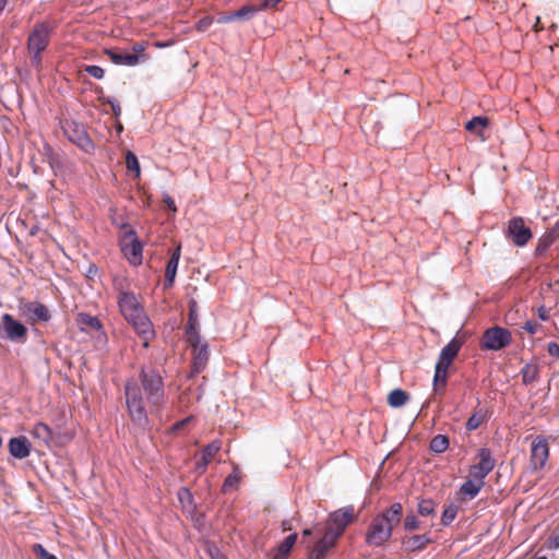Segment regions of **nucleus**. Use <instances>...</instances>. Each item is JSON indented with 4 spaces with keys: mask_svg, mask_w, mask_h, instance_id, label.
Returning <instances> with one entry per match:
<instances>
[{
    "mask_svg": "<svg viewBox=\"0 0 559 559\" xmlns=\"http://www.w3.org/2000/svg\"><path fill=\"white\" fill-rule=\"evenodd\" d=\"M124 396L127 411L133 423L142 429L148 428L150 420L144 406L142 391L136 382H126Z\"/></svg>",
    "mask_w": 559,
    "mask_h": 559,
    "instance_id": "obj_1",
    "label": "nucleus"
},
{
    "mask_svg": "<svg viewBox=\"0 0 559 559\" xmlns=\"http://www.w3.org/2000/svg\"><path fill=\"white\" fill-rule=\"evenodd\" d=\"M140 381L147 402L156 407L163 405L165 402V389L160 373L154 368L143 367L140 371Z\"/></svg>",
    "mask_w": 559,
    "mask_h": 559,
    "instance_id": "obj_2",
    "label": "nucleus"
},
{
    "mask_svg": "<svg viewBox=\"0 0 559 559\" xmlns=\"http://www.w3.org/2000/svg\"><path fill=\"white\" fill-rule=\"evenodd\" d=\"M52 28L46 22L35 24L33 31L27 38V48L31 53V60L34 66L41 62V52L49 45V38Z\"/></svg>",
    "mask_w": 559,
    "mask_h": 559,
    "instance_id": "obj_3",
    "label": "nucleus"
},
{
    "mask_svg": "<svg viewBox=\"0 0 559 559\" xmlns=\"http://www.w3.org/2000/svg\"><path fill=\"white\" fill-rule=\"evenodd\" d=\"M511 342L512 334L508 329L493 325L485 330L480 346L486 350L499 352L508 347Z\"/></svg>",
    "mask_w": 559,
    "mask_h": 559,
    "instance_id": "obj_4",
    "label": "nucleus"
},
{
    "mask_svg": "<svg viewBox=\"0 0 559 559\" xmlns=\"http://www.w3.org/2000/svg\"><path fill=\"white\" fill-rule=\"evenodd\" d=\"M354 507L347 506L331 512L328 516L325 532L332 535L334 538H340L348 524L354 522Z\"/></svg>",
    "mask_w": 559,
    "mask_h": 559,
    "instance_id": "obj_5",
    "label": "nucleus"
},
{
    "mask_svg": "<svg viewBox=\"0 0 559 559\" xmlns=\"http://www.w3.org/2000/svg\"><path fill=\"white\" fill-rule=\"evenodd\" d=\"M62 130L68 140L85 153L94 151V143L87 134L84 124L74 120H66L62 123Z\"/></svg>",
    "mask_w": 559,
    "mask_h": 559,
    "instance_id": "obj_6",
    "label": "nucleus"
},
{
    "mask_svg": "<svg viewBox=\"0 0 559 559\" xmlns=\"http://www.w3.org/2000/svg\"><path fill=\"white\" fill-rule=\"evenodd\" d=\"M27 326L10 313L2 314V338L24 344L27 340Z\"/></svg>",
    "mask_w": 559,
    "mask_h": 559,
    "instance_id": "obj_7",
    "label": "nucleus"
},
{
    "mask_svg": "<svg viewBox=\"0 0 559 559\" xmlns=\"http://www.w3.org/2000/svg\"><path fill=\"white\" fill-rule=\"evenodd\" d=\"M126 320L134 328L136 334L144 341L143 346L147 347L148 342L155 337V331L153 330L152 322L143 308H140L136 312L132 313V317H128Z\"/></svg>",
    "mask_w": 559,
    "mask_h": 559,
    "instance_id": "obj_8",
    "label": "nucleus"
},
{
    "mask_svg": "<svg viewBox=\"0 0 559 559\" xmlns=\"http://www.w3.org/2000/svg\"><path fill=\"white\" fill-rule=\"evenodd\" d=\"M507 237L518 247H524L533 237L530 227L525 226L520 216L512 217L508 223Z\"/></svg>",
    "mask_w": 559,
    "mask_h": 559,
    "instance_id": "obj_9",
    "label": "nucleus"
},
{
    "mask_svg": "<svg viewBox=\"0 0 559 559\" xmlns=\"http://www.w3.org/2000/svg\"><path fill=\"white\" fill-rule=\"evenodd\" d=\"M392 525H386L377 518L366 534V544L372 547H380L392 537Z\"/></svg>",
    "mask_w": 559,
    "mask_h": 559,
    "instance_id": "obj_10",
    "label": "nucleus"
},
{
    "mask_svg": "<svg viewBox=\"0 0 559 559\" xmlns=\"http://www.w3.org/2000/svg\"><path fill=\"white\" fill-rule=\"evenodd\" d=\"M124 238H130V242L121 248L124 257L128 259L130 264L140 265L143 260V245L139 239L136 231L133 228H129L123 233Z\"/></svg>",
    "mask_w": 559,
    "mask_h": 559,
    "instance_id": "obj_11",
    "label": "nucleus"
},
{
    "mask_svg": "<svg viewBox=\"0 0 559 559\" xmlns=\"http://www.w3.org/2000/svg\"><path fill=\"white\" fill-rule=\"evenodd\" d=\"M479 462L469 468V475L476 480H484L487 475L495 468L496 460L491 455L488 448H480L477 452Z\"/></svg>",
    "mask_w": 559,
    "mask_h": 559,
    "instance_id": "obj_12",
    "label": "nucleus"
},
{
    "mask_svg": "<svg viewBox=\"0 0 559 559\" xmlns=\"http://www.w3.org/2000/svg\"><path fill=\"white\" fill-rule=\"evenodd\" d=\"M549 456V447L546 437L536 436L531 444V465L533 471L545 466Z\"/></svg>",
    "mask_w": 559,
    "mask_h": 559,
    "instance_id": "obj_13",
    "label": "nucleus"
},
{
    "mask_svg": "<svg viewBox=\"0 0 559 559\" xmlns=\"http://www.w3.org/2000/svg\"><path fill=\"white\" fill-rule=\"evenodd\" d=\"M198 310V302L194 299H191L189 301V316L185 330L187 341L191 347H198V344L201 342Z\"/></svg>",
    "mask_w": 559,
    "mask_h": 559,
    "instance_id": "obj_14",
    "label": "nucleus"
},
{
    "mask_svg": "<svg viewBox=\"0 0 559 559\" xmlns=\"http://www.w3.org/2000/svg\"><path fill=\"white\" fill-rule=\"evenodd\" d=\"M20 309L32 324L48 322L51 319L49 309L39 301H26L20 306Z\"/></svg>",
    "mask_w": 559,
    "mask_h": 559,
    "instance_id": "obj_15",
    "label": "nucleus"
},
{
    "mask_svg": "<svg viewBox=\"0 0 559 559\" xmlns=\"http://www.w3.org/2000/svg\"><path fill=\"white\" fill-rule=\"evenodd\" d=\"M8 450L12 457L24 460L31 454L32 442L25 436L12 437L8 441Z\"/></svg>",
    "mask_w": 559,
    "mask_h": 559,
    "instance_id": "obj_16",
    "label": "nucleus"
},
{
    "mask_svg": "<svg viewBox=\"0 0 559 559\" xmlns=\"http://www.w3.org/2000/svg\"><path fill=\"white\" fill-rule=\"evenodd\" d=\"M433 539L430 534L405 535L401 537V544L406 552L423 551Z\"/></svg>",
    "mask_w": 559,
    "mask_h": 559,
    "instance_id": "obj_17",
    "label": "nucleus"
},
{
    "mask_svg": "<svg viewBox=\"0 0 559 559\" xmlns=\"http://www.w3.org/2000/svg\"><path fill=\"white\" fill-rule=\"evenodd\" d=\"M105 55L114 64L134 67L146 58L145 55H136L130 52H121L114 48H106Z\"/></svg>",
    "mask_w": 559,
    "mask_h": 559,
    "instance_id": "obj_18",
    "label": "nucleus"
},
{
    "mask_svg": "<svg viewBox=\"0 0 559 559\" xmlns=\"http://www.w3.org/2000/svg\"><path fill=\"white\" fill-rule=\"evenodd\" d=\"M337 538H334L332 535L324 531L323 536L312 547L309 545H307V547L309 548V552L311 555L318 559H324L329 554V550L335 546Z\"/></svg>",
    "mask_w": 559,
    "mask_h": 559,
    "instance_id": "obj_19",
    "label": "nucleus"
},
{
    "mask_svg": "<svg viewBox=\"0 0 559 559\" xmlns=\"http://www.w3.org/2000/svg\"><path fill=\"white\" fill-rule=\"evenodd\" d=\"M197 353L193 357L192 370L190 377L200 373L206 366L209 360V344L201 338L198 347H192Z\"/></svg>",
    "mask_w": 559,
    "mask_h": 559,
    "instance_id": "obj_20",
    "label": "nucleus"
},
{
    "mask_svg": "<svg viewBox=\"0 0 559 559\" xmlns=\"http://www.w3.org/2000/svg\"><path fill=\"white\" fill-rule=\"evenodd\" d=\"M119 309L124 318L132 317V313L142 308L136 297L131 292H122L118 299Z\"/></svg>",
    "mask_w": 559,
    "mask_h": 559,
    "instance_id": "obj_21",
    "label": "nucleus"
},
{
    "mask_svg": "<svg viewBox=\"0 0 559 559\" xmlns=\"http://www.w3.org/2000/svg\"><path fill=\"white\" fill-rule=\"evenodd\" d=\"M180 252H181V247L178 246L174 250L170 259L167 262L166 270H165V281H164L165 289L174 286L175 278L177 275L178 265H179V260H180Z\"/></svg>",
    "mask_w": 559,
    "mask_h": 559,
    "instance_id": "obj_22",
    "label": "nucleus"
},
{
    "mask_svg": "<svg viewBox=\"0 0 559 559\" xmlns=\"http://www.w3.org/2000/svg\"><path fill=\"white\" fill-rule=\"evenodd\" d=\"M463 345V342L460 341L457 337H453L445 346L442 347L440 350V354L438 356L437 362L447 365L450 367L452 360L455 358V356L459 354L461 347Z\"/></svg>",
    "mask_w": 559,
    "mask_h": 559,
    "instance_id": "obj_23",
    "label": "nucleus"
},
{
    "mask_svg": "<svg viewBox=\"0 0 559 559\" xmlns=\"http://www.w3.org/2000/svg\"><path fill=\"white\" fill-rule=\"evenodd\" d=\"M222 443L219 440H213L202 451L201 460L195 465L198 474H203L214 455L221 450Z\"/></svg>",
    "mask_w": 559,
    "mask_h": 559,
    "instance_id": "obj_24",
    "label": "nucleus"
},
{
    "mask_svg": "<svg viewBox=\"0 0 559 559\" xmlns=\"http://www.w3.org/2000/svg\"><path fill=\"white\" fill-rule=\"evenodd\" d=\"M297 539L298 534L296 532L286 536L284 540L275 548L273 559H286L290 555L293 547L297 543Z\"/></svg>",
    "mask_w": 559,
    "mask_h": 559,
    "instance_id": "obj_25",
    "label": "nucleus"
},
{
    "mask_svg": "<svg viewBox=\"0 0 559 559\" xmlns=\"http://www.w3.org/2000/svg\"><path fill=\"white\" fill-rule=\"evenodd\" d=\"M403 513V506L400 502H394L389 509L383 511L380 516H378L383 523L386 525H392L400 523Z\"/></svg>",
    "mask_w": 559,
    "mask_h": 559,
    "instance_id": "obj_26",
    "label": "nucleus"
},
{
    "mask_svg": "<svg viewBox=\"0 0 559 559\" xmlns=\"http://www.w3.org/2000/svg\"><path fill=\"white\" fill-rule=\"evenodd\" d=\"M408 400H409L408 393L405 390L400 389V388L393 389L388 394V399H386L389 406L392 408H400V407L404 406Z\"/></svg>",
    "mask_w": 559,
    "mask_h": 559,
    "instance_id": "obj_27",
    "label": "nucleus"
},
{
    "mask_svg": "<svg viewBox=\"0 0 559 559\" xmlns=\"http://www.w3.org/2000/svg\"><path fill=\"white\" fill-rule=\"evenodd\" d=\"M484 485V480H476L475 478H469L461 485L460 492L468 497L469 499H473L479 493Z\"/></svg>",
    "mask_w": 559,
    "mask_h": 559,
    "instance_id": "obj_28",
    "label": "nucleus"
},
{
    "mask_svg": "<svg viewBox=\"0 0 559 559\" xmlns=\"http://www.w3.org/2000/svg\"><path fill=\"white\" fill-rule=\"evenodd\" d=\"M520 374L524 385L532 384L539 379V366L532 362H526L521 369Z\"/></svg>",
    "mask_w": 559,
    "mask_h": 559,
    "instance_id": "obj_29",
    "label": "nucleus"
},
{
    "mask_svg": "<svg viewBox=\"0 0 559 559\" xmlns=\"http://www.w3.org/2000/svg\"><path fill=\"white\" fill-rule=\"evenodd\" d=\"M76 321H78L79 324L84 325L83 328H81L82 331H84L85 328H87L90 330H93V331H100V330H103L102 322L95 316H92V314H88V313H84V312H80L78 314Z\"/></svg>",
    "mask_w": 559,
    "mask_h": 559,
    "instance_id": "obj_30",
    "label": "nucleus"
},
{
    "mask_svg": "<svg viewBox=\"0 0 559 559\" xmlns=\"http://www.w3.org/2000/svg\"><path fill=\"white\" fill-rule=\"evenodd\" d=\"M449 445L450 439L447 435H437L431 439L429 450L435 454H442L449 449Z\"/></svg>",
    "mask_w": 559,
    "mask_h": 559,
    "instance_id": "obj_31",
    "label": "nucleus"
},
{
    "mask_svg": "<svg viewBox=\"0 0 559 559\" xmlns=\"http://www.w3.org/2000/svg\"><path fill=\"white\" fill-rule=\"evenodd\" d=\"M488 123L489 119L487 117L475 116L465 123V129L474 134H480Z\"/></svg>",
    "mask_w": 559,
    "mask_h": 559,
    "instance_id": "obj_32",
    "label": "nucleus"
},
{
    "mask_svg": "<svg viewBox=\"0 0 559 559\" xmlns=\"http://www.w3.org/2000/svg\"><path fill=\"white\" fill-rule=\"evenodd\" d=\"M32 435L34 438L41 440L46 444L52 439L51 428L43 421H39L34 426Z\"/></svg>",
    "mask_w": 559,
    "mask_h": 559,
    "instance_id": "obj_33",
    "label": "nucleus"
},
{
    "mask_svg": "<svg viewBox=\"0 0 559 559\" xmlns=\"http://www.w3.org/2000/svg\"><path fill=\"white\" fill-rule=\"evenodd\" d=\"M556 236L552 235V233H546L544 234L536 245L534 255L535 257H543L547 250L550 248V246L555 242Z\"/></svg>",
    "mask_w": 559,
    "mask_h": 559,
    "instance_id": "obj_34",
    "label": "nucleus"
},
{
    "mask_svg": "<svg viewBox=\"0 0 559 559\" xmlns=\"http://www.w3.org/2000/svg\"><path fill=\"white\" fill-rule=\"evenodd\" d=\"M261 10L262 8L257 5H243L240 9L234 11L233 16L235 17V21H249Z\"/></svg>",
    "mask_w": 559,
    "mask_h": 559,
    "instance_id": "obj_35",
    "label": "nucleus"
},
{
    "mask_svg": "<svg viewBox=\"0 0 559 559\" xmlns=\"http://www.w3.org/2000/svg\"><path fill=\"white\" fill-rule=\"evenodd\" d=\"M448 369H449V366L440 364V362H436L435 374H433V386H438L439 384L444 386L447 384Z\"/></svg>",
    "mask_w": 559,
    "mask_h": 559,
    "instance_id": "obj_36",
    "label": "nucleus"
},
{
    "mask_svg": "<svg viewBox=\"0 0 559 559\" xmlns=\"http://www.w3.org/2000/svg\"><path fill=\"white\" fill-rule=\"evenodd\" d=\"M437 503L432 499H420L417 511L420 516H431L436 514Z\"/></svg>",
    "mask_w": 559,
    "mask_h": 559,
    "instance_id": "obj_37",
    "label": "nucleus"
},
{
    "mask_svg": "<svg viewBox=\"0 0 559 559\" xmlns=\"http://www.w3.org/2000/svg\"><path fill=\"white\" fill-rule=\"evenodd\" d=\"M126 167L130 173H133L136 178L141 175V167L136 155L132 151L126 153Z\"/></svg>",
    "mask_w": 559,
    "mask_h": 559,
    "instance_id": "obj_38",
    "label": "nucleus"
},
{
    "mask_svg": "<svg viewBox=\"0 0 559 559\" xmlns=\"http://www.w3.org/2000/svg\"><path fill=\"white\" fill-rule=\"evenodd\" d=\"M456 514L457 506L454 503H450L442 512L441 524L443 526H449L454 521Z\"/></svg>",
    "mask_w": 559,
    "mask_h": 559,
    "instance_id": "obj_39",
    "label": "nucleus"
},
{
    "mask_svg": "<svg viewBox=\"0 0 559 559\" xmlns=\"http://www.w3.org/2000/svg\"><path fill=\"white\" fill-rule=\"evenodd\" d=\"M403 526L407 532H414L420 527V522L414 513L407 514L404 519Z\"/></svg>",
    "mask_w": 559,
    "mask_h": 559,
    "instance_id": "obj_40",
    "label": "nucleus"
},
{
    "mask_svg": "<svg viewBox=\"0 0 559 559\" xmlns=\"http://www.w3.org/2000/svg\"><path fill=\"white\" fill-rule=\"evenodd\" d=\"M240 480V477L237 473V468L230 473L224 480L223 483V487H222V490L224 492L228 491L229 489H231L236 484H238Z\"/></svg>",
    "mask_w": 559,
    "mask_h": 559,
    "instance_id": "obj_41",
    "label": "nucleus"
},
{
    "mask_svg": "<svg viewBox=\"0 0 559 559\" xmlns=\"http://www.w3.org/2000/svg\"><path fill=\"white\" fill-rule=\"evenodd\" d=\"M33 551L39 559H58L57 556L49 552L41 544H34Z\"/></svg>",
    "mask_w": 559,
    "mask_h": 559,
    "instance_id": "obj_42",
    "label": "nucleus"
},
{
    "mask_svg": "<svg viewBox=\"0 0 559 559\" xmlns=\"http://www.w3.org/2000/svg\"><path fill=\"white\" fill-rule=\"evenodd\" d=\"M483 418L477 412L473 413L467 419L465 427L468 431L476 430L481 425Z\"/></svg>",
    "mask_w": 559,
    "mask_h": 559,
    "instance_id": "obj_43",
    "label": "nucleus"
},
{
    "mask_svg": "<svg viewBox=\"0 0 559 559\" xmlns=\"http://www.w3.org/2000/svg\"><path fill=\"white\" fill-rule=\"evenodd\" d=\"M85 72L97 80H102L105 75V70L96 64L86 66Z\"/></svg>",
    "mask_w": 559,
    "mask_h": 559,
    "instance_id": "obj_44",
    "label": "nucleus"
},
{
    "mask_svg": "<svg viewBox=\"0 0 559 559\" xmlns=\"http://www.w3.org/2000/svg\"><path fill=\"white\" fill-rule=\"evenodd\" d=\"M213 17L210 16V15H205L203 17H201L198 22H197V29L199 32H205L207 31V28L213 24Z\"/></svg>",
    "mask_w": 559,
    "mask_h": 559,
    "instance_id": "obj_45",
    "label": "nucleus"
},
{
    "mask_svg": "<svg viewBox=\"0 0 559 559\" xmlns=\"http://www.w3.org/2000/svg\"><path fill=\"white\" fill-rule=\"evenodd\" d=\"M193 420V416H187L185 417L183 419L175 423L171 427H170V433H176L178 432L179 430L183 429L188 424H190L191 421Z\"/></svg>",
    "mask_w": 559,
    "mask_h": 559,
    "instance_id": "obj_46",
    "label": "nucleus"
},
{
    "mask_svg": "<svg viewBox=\"0 0 559 559\" xmlns=\"http://www.w3.org/2000/svg\"><path fill=\"white\" fill-rule=\"evenodd\" d=\"M117 211L118 210L115 206L109 207V216H110L111 223L114 225H116L119 229H124L129 226V224L127 222H122V223L117 222V218H116Z\"/></svg>",
    "mask_w": 559,
    "mask_h": 559,
    "instance_id": "obj_47",
    "label": "nucleus"
},
{
    "mask_svg": "<svg viewBox=\"0 0 559 559\" xmlns=\"http://www.w3.org/2000/svg\"><path fill=\"white\" fill-rule=\"evenodd\" d=\"M163 200H164L168 211L174 212V213L177 211V206H176V203H175V200L173 197H170L167 193H164Z\"/></svg>",
    "mask_w": 559,
    "mask_h": 559,
    "instance_id": "obj_48",
    "label": "nucleus"
},
{
    "mask_svg": "<svg viewBox=\"0 0 559 559\" xmlns=\"http://www.w3.org/2000/svg\"><path fill=\"white\" fill-rule=\"evenodd\" d=\"M546 349L550 356L559 358V344L557 342H549Z\"/></svg>",
    "mask_w": 559,
    "mask_h": 559,
    "instance_id": "obj_49",
    "label": "nucleus"
},
{
    "mask_svg": "<svg viewBox=\"0 0 559 559\" xmlns=\"http://www.w3.org/2000/svg\"><path fill=\"white\" fill-rule=\"evenodd\" d=\"M548 547L550 549L559 548V532H554L548 538Z\"/></svg>",
    "mask_w": 559,
    "mask_h": 559,
    "instance_id": "obj_50",
    "label": "nucleus"
},
{
    "mask_svg": "<svg viewBox=\"0 0 559 559\" xmlns=\"http://www.w3.org/2000/svg\"><path fill=\"white\" fill-rule=\"evenodd\" d=\"M539 326L540 325L537 322L526 321L525 324L523 325V330H525L530 334H535Z\"/></svg>",
    "mask_w": 559,
    "mask_h": 559,
    "instance_id": "obj_51",
    "label": "nucleus"
},
{
    "mask_svg": "<svg viewBox=\"0 0 559 559\" xmlns=\"http://www.w3.org/2000/svg\"><path fill=\"white\" fill-rule=\"evenodd\" d=\"M537 316L542 321H547L549 319V311L545 306H540L537 309Z\"/></svg>",
    "mask_w": 559,
    "mask_h": 559,
    "instance_id": "obj_52",
    "label": "nucleus"
},
{
    "mask_svg": "<svg viewBox=\"0 0 559 559\" xmlns=\"http://www.w3.org/2000/svg\"><path fill=\"white\" fill-rule=\"evenodd\" d=\"M233 21H235V17L233 16V12H230L228 14L221 15L217 19V23H219V24L230 23Z\"/></svg>",
    "mask_w": 559,
    "mask_h": 559,
    "instance_id": "obj_53",
    "label": "nucleus"
},
{
    "mask_svg": "<svg viewBox=\"0 0 559 559\" xmlns=\"http://www.w3.org/2000/svg\"><path fill=\"white\" fill-rule=\"evenodd\" d=\"M282 0H264L263 3L259 7L264 9L274 8L276 7Z\"/></svg>",
    "mask_w": 559,
    "mask_h": 559,
    "instance_id": "obj_54",
    "label": "nucleus"
},
{
    "mask_svg": "<svg viewBox=\"0 0 559 559\" xmlns=\"http://www.w3.org/2000/svg\"><path fill=\"white\" fill-rule=\"evenodd\" d=\"M97 272H98V267H97V265H96V264H94V263H92V264H90V266H88V270H87V274H86V276H87L88 278H93V277H94V275H96V274H97Z\"/></svg>",
    "mask_w": 559,
    "mask_h": 559,
    "instance_id": "obj_55",
    "label": "nucleus"
},
{
    "mask_svg": "<svg viewBox=\"0 0 559 559\" xmlns=\"http://www.w3.org/2000/svg\"><path fill=\"white\" fill-rule=\"evenodd\" d=\"M144 49H145L144 43H136L132 47L133 53H136V55H140V52L144 51Z\"/></svg>",
    "mask_w": 559,
    "mask_h": 559,
    "instance_id": "obj_56",
    "label": "nucleus"
},
{
    "mask_svg": "<svg viewBox=\"0 0 559 559\" xmlns=\"http://www.w3.org/2000/svg\"><path fill=\"white\" fill-rule=\"evenodd\" d=\"M301 533H302V537L311 536L313 534V528H311V527L304 528ZM300 543L306 546L308 545V544H306L305 538H302Z\"/></svg>",
    "mask_w": 559,
    "mask_h": 559,
    "instance_id": "obj_57",
    "label": "nucleus"
},
{
    "mask_svg": "<svg viewBox=\"0 0 559 559\" xmlns=\"http://www.w3.org/2000/svg\"><path fill=\"white\" fill-rule=\"evenodd\" d=\"M102 104H107L110 107H115L119 104V102L115 97L108 96L107 98H104V102Z\"/></svg>",
    "mask_w": 559,
    "mask_h": 559,
    "instance_id": "obj_58",
    "label": "nucleus"
},
{
    "mask_svg": "<svg viewBox=\"0 0 559 559\" xmlns=\"http://www.w3.org/2000/svg\"><path fill=\"white\" fill-rule=\"evenodd\" d=\"M114 117L118 120L121 116V107L120 104L116 105L115 107H111Z\"/></svg>",
    "mask_w": 559,
    "mask_h": 559,
    "instance_id": "obj_59",
    "label": "nucleus"
},
{
    "mask_svg": "<svg viewBox=\"0 0 559 559\" xmlns=\"http://www.w3.org/2000/svg\"><path fill=\"white\" fill-rule=\"evenodd\" d=\"M96 94L98 95V100L100 103L104 102V98H107L108 96L105 95L104 90L102 87L96 88Z\"/></svg>",
    "mask_w": 559,
    "mask_h": 559,
    "instance_id": "obj_60",
    "label": "nucleus"
},
{
    "mask_svg": "<svg viewBox=\"0 0 559 559\" xmlns=\"http://www.w3.org/2000/svg\"><path fill=\"white\" fill-rule=\"evenodd\" d=\"M170 45H171V43H168V41H156L155 43V47L156 48H165V47H168Z\"/></svg>",
    "mask_w": 559,
    "mask_h": 559,
    "instance_id": "obj_61",
    "label": "nucleus"
},
{
    "mask_svg": "<svg viewBox=\"0 0 559 559\" xmlns=\"http://www.w3.org/2000/svg\"><path fill=\"white\" fill-rule=\"evenodd\" d=\"M282 526L284 531H288L292 528L290 523L288 521H283Z\"/></svg>",
    "mask_w": 559,
    "mask_h": 559,
    "instance_id": "obj_62",
    "label": "nucleus"
},
{
    "mask_svg": "<svg viewBox=\"0 0 559 559\" xmlns=\"http://www.w3.org/2000/svg\"><path fill=\"white\" fill-rule=\"evenodd\" d=\"M8 0H0V13L5 9Z\"/></svg>",
    "mask_w": 559,
    "mask_h": 559,
    "instance_id": "obj_63",
    "label": "nucleus"
},
{
    "mask_svg": "<svg viewBox=\"0 0 559 559\" xmlns=\"http://www.w3.org/2000/svg\"><path fill=\"white\" fill-rule=\"evenodd\" d=\"M181 493H183L185 496H187V498H189V499H191V498H192L190 490H189V489H187V488L182 489V492H181Z\"/></svg>",
    "mask_w": 559,
    "mask_h": 559,
    "instance_id": "obj_64",
    "label": "nucleus"
}]
</instances>
